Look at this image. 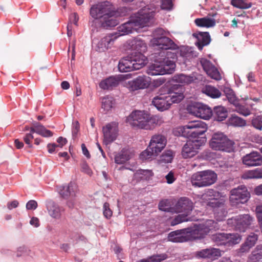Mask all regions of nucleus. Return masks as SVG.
Segmentation results:
<instances>
[{
  "instance_id": "obj_1",
  "label": "nucleus",
  "mask_w": 262,
  "mask_h": 262,
  "mask_svg": "<svg viewBox=\"0 0 262 262\" xmlns=\"http://www.w3.org/2000/svg\"><path fill=\"white\" fill-rule=\"evenodd\" d=\"M152 34L151 45L163 50L160 53L155 62L149 67L147 73L151 76L171 74L176 68V54L167 50L176 49L177 46L171 39L166 36V32L162 28H157Z\"/></svg>"
},
{
  "instance_id": "obj_2",
  "label": "nucleus",
  "mask_w": 262,
  "mask_h": 262,
  "mask_svg": "<svg viewBox=\"0 0 262 262\" xmlns=\"http://www.w3.org/2000/svg\"><path fill=\"white\" fill-rule=\"evenodd\" d=\"M90 15L94 20L90 21V25L94 31L96 24L99 23L101 26L107 29L116 26L119 23L117 19L118 13L114 7L108 2H104L93 5L90 10Z\"/></svg>"
},
{
  "instance_id": "obj_3",
  "label": "nucleus",
  "mask_w": 262,
  "mask_h": 262,
  "mask_svg": "<svg viewBox=\"0 0 262 262\" xmlns=\"http://www.w3.org/2000/svg\"><path fill=\"white\" fill-rule=\"evenodd\" d=\"M155 11L154 8L146 6L137 13L131 15L128 21L118 27L117 36L138 31L140 28L148 26L154 17Z\"/></svg>"
},
{
  "instance_id": "obj_4",
  "label": "nucleus",
  "mask_w": 262,
  "mask_h": 262,
  "mask_svg": "<svg viewBox=\"0 0 262 262\" xmlns=\"http://www.w3.org/2000/svg\"><path fill=\"white\" fill-rule=\"evenodd\" d=\"M127 121L132 126L146 130H152L157 125L163 123L162 118L158 116L150 117L148 113L141 111L132 112L127 117Z\"/></svg>"
},
{
  "instance_id": "obj_5",
  "label": "nucleus",
  "mask_w": 262,
  "mask_h": 262,
  "mask_svg": "<svg viewBox=\"0 0 262 262\" xmlns=\"http://www.w3.org/2000/svg\"><path fill=\"white\" fill-rule=\"evenodd\" d=\"M180 136L187 138L195 139L204 134L207 130V124L200 120L192 121L178 128Z\"/></svg>"
},
{
  "instance_id": "obj_6",
  "label": "nucleus",
  "mask_w": 262,
  "mask_h": 262,
  "mask_svg": "<svg viewBox=\"0 0 262 262\" xmlns=\"http://www.w3.org/2000/svg\"><path fill=\"white\" fill-rule=\"evenodd\" d=\"M234 142L221 132L214 133L209 142L210 147L215 150L231 152L234 150Z\"/></svg>"
},
{
  "instance_id": "obj_7",
  "label": "nucleus",
  "mask_w": 262,
  "mask_h": 262,
  "mask_svg": "<svg viewBox=\"0 0 262 262\" xmlns=\"http://www.w3.org/2000/svg\"><path fill=\"white\" fill-rule=\"evenodd\" d=\"M217 179L216 174L212 170H204L193 173L190 179L192 186L203 187L214 183Z\"/></svg>"
},
{
  "instance_id": "obj_8",
  "label": "nucleus",
  "mask_w": 262,
  "mask_h": 262,
  "mask_svg": "<svg viewBox=\"0 0 262 262\" xmlns=\"http://www.w3.org/2000/svg\"><path fill=\"white\" fill-rule=\"evenodd\" d=\"M217 223L212 220L206 221L203 223L198 225L194 229L187 228V234L192 239H201L204 238L210 231L213 229H218Z\"/></svg>"
},
{
  "instance_id": "obj_9",
  "label": "nucleus",
  "mask_w": 262,
  "mask_h": 262,
  "mask_svg": "<svg viewBox=\"0 0 262 262\" xmlns=\"http://www.w3.org/2000/svg\"><path fill=\"white\" fill-rule=\"evenodd\" d=\"M253 221V218L248 214H241L234 216L227 220V224L235 230L244 232Z\"/></svg>"
},
{
  "instance_id": "obj_10",
  "label": "nucleus",
  "mask_w": 262,
  "mask_h": 262,
  "mask_svg": "<svg viewBox=\"0 0 262 262\" xmlns=\"http://www.w3.org/2000/svg\"><path fill=\"white\" fill-rule=\"evenodd\" d=\"M250 198L246 186L241 185L230 191V202L232 206L246 203Z\"/></svg>"
},
{
  "instance_id": "obj_11",
  "label": "nucleus",
  "mask_w": 262,
  "mask_h": 262,
  "mask_svg": "<svg viewBox=\"0 0 262 262\" xmlns=\"http://www.w3.org/2000/svg\"><path fill=\"white\" fill-rule=\"evenodd\" d=\"M206 139L204 138L190 140L183 146L182 155L185 159L191 158L196 155L199 148L204 144Z\"/></svg>"
},
{
  "instance_id": "obj_12",
  "label": "nucleus",
  "mask_w": 262,
  "mask_h": 262,
  "mask_svg": "<svg viewBox=\"0 0 262 262\" xmlns=\"http://www.w3.org/2000/svg\"><path fill=\"white\" fill-rule=\"evenodd\" d=\"M77 191V186L73 183H70L67 185L59 187L58 192L60 195L64 199H67V205L70 208L74 207L75 204V198Z\"/></svg>"
},
{
  "instance_id": "obj_13",
  "label": "nucleus",
  "mask_w": 262,
  "mask_h": 262,
  "mask_svg": "<svg viewBox=\"0 0 262 262\" xmlns=\"http://www.w3.org/2000/svg\"><path fill=\"white\" fill-rule=\"evenodd\" d=\"M189 113L197 117L208 120L212 116L211 108L202 103H194L188 106Z\"/></svg>"
},
{
  "instance_id": "obj_14",
  "label": "nucleus",
  "mask_w": 262,
  "mask_h": 262,
  "mask_svg": "<svg viewBox=\"0 0 262 262\" xmlns=\"http://www.w3.org/2000/svg\"><path fill=\"white\" fill-rule=\"evenodd\" d=\"M103 134V142L105 145L112 143L116 140L118 136V125L115 122L106 124L102 128Z\"/></svg>"
},
{
  "instance_id": "obj_15",
  "label": "nucleus",
  "mask_w": 262,
  "mask_h": 262,
  "mask_svg": "<svg viewBox=\"0 0 262 262\" xmlns=\"http://www.w3.org/2000/svg\"><path fill=\"white\" fill-rule=\"evenodd\" d=\"M209 200L207 204L214 208L213 211L216 220L222 221L224 220L227 215V212L224 204L214 198L209 199Z\"/></svg>"
},
{
  "instance_id": "obj_16",
  "label": "nucleus",
  "mask_w": 262,
  "mask_h": 262,
  "mask_svg": "<svg viewBox=\"0 0 262 262\" xmlns=\"http://www.w3.org/2000/svg\"><path fill=\"white\" fill-rule=\"evenodd\" d=\"M184 89L180 85L172 86L166 94L171 104L180 102L184 98Z\"/></svg>"
},
{
  "instance_id": "obj_17",
  "label": "nucleus",
  "mask_w": 262,
  "mask_h": 262,
  "mask_svg": "<svg viewBox=\"0 0 262 262\" xmlns=\"http://www.w3.org/2000/svg\"><path fill=\"white\" fill-rule=\"evenodd\" d=\"M167 140L164 136L161 134H155L151 137L149 146L155 153L159 155L164 149Z\"/></svg>"
},
{
  "instance_id": "obj_18",
  "label": "nucleus",
  "mask_w": 262,
  "mask_h": 262,
  "mask_svg": "<svg viewBox=\"0 0 262 262\" xmlns=\"http://www.w3.org/2000/svg\"><path fill=\"white\" fill-rule=\"evenodd\" d=\"M151 82L149 77L145 75L139 76L137 78L129 81L128 85L132 91L144 89L148 88Z\"/></svg>"
},
{
  "instance_id": "obj_19",
  "label": "nucleus",
  "mask_w": 262,
  "mask_h": 262,
  "mask_svg": "<svg viewBox=\"0 0 262 262\" xmlns=\"http://www.w3.org/2000/svg\"><path fill=\"white\" fill-rule=\"evenodd\" d=\"M192 208L193 203L191 200L187 198H181L173 208V211H171V212L176 213L183 212L186 215H188Z\"/></svg>"
},
{
  "instance_id": "obj_20",
  "label": "nucleus",
  "mask_w": 262,
  "mask_h": 262,
  "mask_svg": "<svg viewBox=\"0 0 262 262\" xmlns=\"http://www.w3.org/2000/svg\"><path fill=\"white\" fill-rule=\"evenodd\" d=\"M200 62L204 70L210 78L216 80L221 79L222 77L218 70L210 61L202 58Z\"/></svg>"
},
{
  "instance_id": "obj_21",
  "label": "nucleus",
  "mask_w": 262,
  "mask_h": 262,
  "mask_svg": "<svg viewBox=\"0 0 262 262\" xmlns=\"http://www.w3.org/2000/svg\"><path fill=\"white\" fill-rule=\"evenodd\" d=\"M242 161L248 167L260 166L262 164V157L258 152L253 151L244 156Z\"/></svg>"
},
{
  "instance_id": "obj_22",
  "label": "nucleus",
  "mask_w": 262,
  "mask_h": 262,
  "mask_svg": "<svg viewBox=\"0 0 262 262\" xmlns=\"http://www.w3.org/2000/svg\"><path fill=\"white\" fill-rule=\"evenodd\" d=\"M195 255L199 258L214 260L220 257L222 254L221 251L219 249L210 248L196 251Z\"/></svg>"
},
{
  "instance_id": "obj_23",
  "label": "nucleus",
  "mask_w": 262,
  "mask_h": 262,
  "mask_svg": "<svg viewBox=\"0 0 262 262\" xmlns=\"http://www.w3.org/2000/svg\"><path fill=\"white\" fill-rule=\"evenodd\" d=\"M168 239L173 243H183L190 240V237L187 234V229H183L169 233Z\"/></svg>"
},
{
  "instance_id": "obj_24",
  "label": "nucleus",
  "mask_w": 262,
  "mask_h": 262,
  "mask_svg": "<svg viewBox=\"0 0 262 262\" xmlns=\"http://www.w3.org/2000/svg\"><path fill=\"white\" fill-rule=\"evenodd\" d=\"M117 36L114 34H110L101 38L97 44V50L104 52L111 48Z\"/></svg>"
},
{
  "instance_id": "obj_25",
  "label": "nucleus",
  "mask_w": 262,
  "mask_h": 262,
  "mask_svg": "<svg viewBox=\"0 0 262 262\" xmlns=\"http://www.w3.org/2000/svg\"><path fill=\"white\" fill-rule=\"evenodd\" d=\"M127 43L128 48L131 51H137V53L145 52L147 50L146 43L140 37L128 40Z\"/></svg>"
},
{
  "instance_id": "obj_26",
  "label": "nucleus",
  "mask_w": 262,
  "mask_h": 262,
  "mask_svg": "<svg viewBox=\"0 0 262 262\" xmlns=\"http://www.w3.org/2000/svg\"><path fill=\"white\" fill-rule=\"evenodd\" d=\"M167 98L166 94H161L153 99L152 104L160 111L167 110L171 105Z\"/></svg>"
},
{
  "instance_id": "obj_27",
  "label": "nucleus",
  "mask_w": 262,
  "mask_h": 262,
  "mask_svg": "<svg viewBox=\"0 0 262 262\" xmlns=\"http://www.w3.org/2000/svg\"><path fill=\"white\" fill-rule=\"evenodd\" d=\"M134 64L135 70H139L143 68L146 63V57L142 53H137L136 52L129 55Z\"/></svg>"
},
{
  "instance_id": "obj_28",
  "label": "nucleus",
  "mask_w": 262,
  "mask_h": 262,
  "mask_svg": "<svg viewBox=\"0 0 262 262\" xmlns=\"http://www.w3.org/2000/svg\"><path fill=\"white\" fill-rule=\"evenodd\" d=\"M193 36L197 39L195 45L200 50H202L205 46L208 45L210 41V36L208 32L194 33Z\"/></svg>"
},
{
  "instance_id": "obj_29",
  "label": "nucleus",
  "mask_w": 262,
  "mask_h": 262,
  "mask_svg": "<svg viewBox=\"0 0 262 262\" xmlns=\"http://www.w3.org/2000/svg\"><path fill=\"white\" fill-rule=\"evenodd\" d=\"M118 69L121 72H128L135 70L129 55L122 58L118 64Z\"/></svg>"
},
{
  "instance_id": "obj_30",
  "label": "nucleus",
  "mask_w": 262,
  "mask_h": 262,
  "mask_svg": "<svg viewBox=\"0 0 262 262\" xmlns=\"http://www.w3.org/2000/svg\"><path fill=\"white\" fill-rule=\"evenodd\" d=\"M119 78L111 76L102 80L99 83V86L103 90H109L117 86L119 83Z\"/></svg>"
},
{
  "instance_id": "obj_31",
  "label": "nucleus",
  "mask_w": 262,
  "mask_h": 262,
  "mask_svg": "<svg viewBox=\"0 0 262 262\" xmlns=\"http://www.w3.org/2000/svg\"><path fill=\"white\" fill-rule=\"evenodd\" d=\"M48 213L51 217L55 219H59L64 209L53 202L50 203L47 206Z\"/></svg>"
},
{
  "instance_id": "obj_32",
  "label": "nucleus",
  "mask_w": 262,
  "mask_h": 262,
  "mask_svg": "<svg viewBox=\"0 0 262 262\" xmlns=\"http://www.w3.org/2000/svg\"><path fill=\"white\" fill-rule=\"evenodd\" d=\"M212 116L215 120L222 121L224 120L228 116L226 108L223 106H217L212 111Z\"/></svg>"
},
{
  "instance_id": "obj_33",
  "label": "nucleus",
  "mask_w": 262,
  "mask_h": 262,
  "mask_svg": "<svg viewBox=\"0 0 262 262\" xmlns=\"http://www.w3.org/2000/svg\"><path fill=\"white\" fill-rule=\"evenodd\" d=\"M180 56L182 57L184 60H190L196 56V53L191 47L182 46L179 49Z\"/></svg>"
},
{
  "instance_id": "obj_34",
  "label": "nucleus",
  "mask_w": 262,
  "mask_h": 262,
  "mask_svg": "<svg viewBox=\"0 0 262 262\" xmlns=\"http://www.w3.org/2000/svg\"><path fill=\"white\" fill-rule=\"evenodd\" d=\"M248 262H262V244L257 245L252 251Z\"/></svg>"
},
{
  "instance_id": "obj_35",
  "label": "nucleus",
  "mask_w": 262,
  "mask_h": 262,
  "mask_svg": "<svg viewBox=\"0 0 262 262\" xmlns=\"http://www.w3.org/2000/svg\"><path fill=\"white\" fill-rule=\"evenodd\" d=\"M243 179H253L262 178V168H258L253 170L245 171L242 175Z\"/></svg>"
},
{
  "instance_id": "obj_36",
  "label": "nucleus",
  "mask_w": 262,
  "mask_h": 262,
  "mask_svg": "<svg viewBox=\"0 0 262 262\" xmlns=\"http://www.w3.org/2000/svg\"><path fill=\"white\" fill-rule=\"evenodd\" d=\"M132 157V153L128 150H122L115 155V162L116 163L121 164L129 160Z\"/></svg>"
},
{
  "instance_id": "obj_37",
  "label": "nucleus",
  "mask_w": 262,
  "mask_h": 262,
  "mask_svg": "<svg viewBox=\"0 0 262 262\" xmlns=\"http://www.w3.org/2000/svg\"><path fill=\"white\" fill-rule=\"evenodd\" d=\"M153 176V172L150 170L139 169L134 175V179L137 181L148 180Z\"/></svg>"
},
{
  "instance_id": "obj_38",
  "label": "nucleus",
  "mask_w": 262,
  "mask_h": 262,
  "mask_svg": "<svg viewBox=\"0 0 262 262\" xmlns=\"http://www.w3.org/2000/svg\"><path fill=\"white\" fill-rule=\"evenodd\" d=\"M194 21L196 25L199 27L210 28L215 25V19L208 17L196 18Z\"/></svg>"
},
{
  "instance_id": "obj_39",
  "label": "nucleus",
  "mask_w": 262,
  "mask_h": 262,
  "mask_svg": "<svg viewBox=\"0 0 262 262\" xmlns=\"http://www.w3.org/2000/svg\"><path fill=\"white\" fill-rule=\"evenodd\" d=\"M202 92L212 98H219L221 96V92L217 89L211 85L206 86Z\"/></svg>"
},
{
  "instance_id": "obj_40",
  "label": "nucleus",
  "mask_w": 262,
  "mask_h": 262,
  "mask_svg": "<svg viewBox=\"0 0 262 262\" xmlns=\"http://www.w3.org/2000/svg\"><path fill=\"white\" fill-rule=\"evenodd\" d=\"M229 125L236 127H243L246 125V121L242 118L236 115H232L228 120Z\"/></svg>"
},
{
  "instance_id": "obj_41",
  "label": "nucleus",
  "mask_w": 262,
  "mask_h": 262,
  "mask_svg": "<svg viewBox=\"0 0 262 262\" xmlns=\"http://www.w3.org/2000/svg\"><path fill=\"white\" fill-rule=\"evenodd\" d=\"M226 238V245L230 246L238 244L242 239V237L237 233H229L227 234Z\"/></svg>"
},
{
  "instance_id": "obj_42",
  "label": "nucleus",
  "mask_w": 262,
  "mask_h": 262,
  "mask_svg": "<svg viewBox=\"0 0 262 262\" xmlns=\"http://www.w3.org/2000/svg\"><path fill=\"white\" fill-rule=\"evenodd\" d=\"M158 155L155 153V151L152 150L148 145L146 149L143 151L140 155V158L143 160H148L151 159L153 157L157 156Z\"/></svg>"
},
{
  "instance_id": "obj_43",
  "label": "nucleus",
  "mask_w": 262,
  "mask_h": 262,
  "mask_svg": "<svg viewBox=\"0 0 262 262\" xmlns=\"http://www.w3.org/2000/svg\"><path fill=\"white\" fill-rule=\"evenodd\" d=\"M173 80L178 83L182 84H189L193 80V77L190 76L186 75L183 74L175 75Z\"/></svg>"
},
{
  "instance_id": "obj_44",
  "label": "nucleus",
  "mask_w": 262,
  "mask_h": 262,
  "mask_svg": "<svg viewBox=\"0 0 262 262\" xmlns=\"http://www.w3.org/2000/svg\"><path fill=\"white\" fill-rule=\"evenodd\" d=\"M114 104V99L112 97L106 96L102 99V108L106 112L111 110Z\"/></svg>"
},
{
  "instance_id": "obj_45",
  "label": "nucleus",
  "mask_w": 262,
  "mask_h": 262,
  "mask_svg": "<svg viewBox=\"0 0 262 262\" xmlns=\"http://www.w3.org/2000/svg\"><path fill=\"white\" fill-rule=\"evenodd\" d=\"M167 256L165 254L155 255L147 258L142 259L138 262H161L167 258Z\"/></svg>"
},
{
  "instance_id": "obj_46",
  "label": "nucleus",
  "mask_w": 262,
  "mask_h": 262,
  "mask_svg": "<svg viewBox=\"0 0 262 262\" xmlns=\"http://www.w3.org/2000/svg\"><path fill=\"white\" fill-rule=\"evenodd\" d=\"M226 235L225 233H217L212 235V239L217 245H226Z\"/></svg>"
},
{
  "instance_id": "obj_47",
  "label": "nucleus",
  "mask_w": 262,
  "mask_h": 262,
  "mask_svg": "<svg viewBox=\"0 0 262 262\" xmlns=\"http://www.w3.org/2000/svg\"><path fill=\"white\" fill-rule=\"evenodd\" d=\"M231 4L237 8L246 9L251 7V4L247 3L244 0H232Z\"/></svg>"
},
{
  "instance_id": "obj_48",
  "label": "nucleus",
  "mask_w": 262,
  "mask_h": 262,
  "mask_svg": "<svg viewBox=\"0 0 262 262\" xmlns=\"http://www.w3.org/2000/svg\"><path fill=\"white\" fill-rule=\"evenodd\" d=\"M173 157V152L171 150L166 151L160 156L159 162L160 163H170L172 160Z\"/></svg>"
},
{
  "instance_id": "obj_49",
  "label": "nucleus",
  "mask_w": 262,
  "mask_h": 262,
  "mask_svg": "<svg viewBox=\"0 0 262 262\" xmlns=\"http://www.w3.org/2000/svg\"><path fill=\"white\" fill-rule=\"evenodd\" d=\"M37 134L45 138L50 137L53 136L52 132L47 129L44 126L39 123Z\"/></svg>"
},
{
  "instance_id": "obj_50",
  "label": "nucleus",
  "mask_w": 262,
  "mask_h": 262,
  "mask_svg": "<svg viewBox=\"0 0 262 262\" xmlns=\"http://www.w3.org/2000/svg\"><path fill=\"white\" fill-rule=\"evenodd\" d=\"M225 93L227 98L230 103L233 104L234 106L238 104L239 101L237 99L234 92L231 90H227Z\"/></svg>"
},
{
  "instance_id": "obj_51",
  "label": "nucleus",
  "mask_w": 262,
  "mask_h": 262,
  "mask_svg": "<svg viewBox=\"0 0 262 262\" xmlns=\"http://www.w3.org/2000/svg\"><path fill=\"white\" fill-rule=\"evenodd\" d=\"M187 215L186 214H182L177 215L171 222V226H174L183 222L188 221Z\"/></svg>"
},
{
  "instance_id": "obj_52",
  "label": "nucleus",
  "mask_w": 262,
  "mask_h": 262,
  "mask_svg": "<svg viewBox=\"0 0 262 262\" xmlns=\"http://www.w3.org/2000/svg\"><path fill=\"white\" fill-rule=\"evenodd\" d=\"M243 103L242 101L241 102H238V104L236 105V111L239 114L245 116H247L250 115V111L247 108H246L245 106L242 105Z\"/></svg>"
},
{
  "instance_id": "obj_53",
  "label": "nucleus",
  "mask_w": 262,
  "mask_h": 262,
  "mask_svg": "<svg viewBox=\"0 0 262 262\" xmlns=\"http://www.w3.org/2000/svg\"><path fill=\"white\" fill-rule=\"evenodd\" d=\"M30 250L26 246H22L19 247L16 251V256L18 257L24 256L28 254Z\"/></svg>"
},
{
  "instance_id": "obj_54",
  "label": "nucleus",
  "mask_w": 262,
  "mask_h": 262,
  "mask_svg": "<svg viewBox=\"0 0 262 262\" xmlns=\"http://www.w3.org/2000/svg\"><path fill=\"white\" fill-rule=\"evenodd\" d=\"M252 125L256 129H262V116L253 118L252 121Z\"/></svg>"
},
{
  "instance_id": "obj_55",
  "label": "nucleus",
  "mask_w": 262,
  "mask_h": 262,
  "mask_svg": "<svg viewBox=\"0 0 262 262\" xmlns=\"http://www.w3.org/2000/svg\"><path fill=\"white\" fill-rule=\"evenodd\" d=\"M257 239V235L252 233L248 236L245 242L252 248L254 246Z\"/></svg>"
},
{
  "instance_id": "obj_56",
  "label": "nucleus",
  "mask_w": 262,
  "mask_h": 262,
  "mask_svg": "<svg viewBox=\"0 0 262 262\" xmlns=\"http://www.w3.org/2000/svg\"><path fill=\"white\" fill-rule=\"evenodd\" d=\"M172 6V0H161V7L162 9L170 10Z\"/></svg>"
},
{
  "instance_id": "obj_57",
  "label": "nucleus",
  "mask_w": 262,
  "mask_h": 262,
  "mask_svg": "<svg viewBox=\"0 0 262 262\" xmlns=\"http://www.w3.org/2000/svg\"><path fill=\"white\" fill-rule=\"evenodd\" d=\"M103 214L104 216L107 218H110L113 214L112 211L110 208V205L107 203H105L103 207Z\"/></svg>"
},
{
  "instance_id": "obj_58",
  "label": "nucleus",
  "mask_w": 262,
  "mask_h": 262,
  "mask_svg": "<svg viewBox=\"0 0 262 262\" xmlns=\"http://www.w3.org/2000/svg\"><path fill=\"white\" fill-rule=\"evenodd\" d=\"M81 167L82 172H84L89 176H91L92 174V171L86 163L83 162L82 163Z\"/></svg>"
},
{
  "instance_id": "obj_59",
  "label": "nucleus",
  "mask_w": 262,
  "mask_h": 262,
  "mask_svg": "<svg viewBox=\"0 0 262 262\" xmlns=\"http://www.w3.org/2000/svg\"><path fill=\"white\" fill-rule=\"evenodd\" d=\"M166 202L163 201L160 202L159 204V209L164 211H173V208H169L168 206L166 205Z\"/></svg>"
},
{
  "instance_id": "obj_60",
  "label": "nucleus",
  "mask_w": 262,
  "mask_h": 262,
  "mask_svg": "<svg viewBox=\"0 0 262 262\" xmlns=\"http://www.w3.org/2000/svg\"><path fill=\"white\" fill-rule=\"evenodd\" d=\"M37 207V203L34 200H30L26 204V208L28 210H35Z\"/></svg>"
},
{
  "instance_id": "obj_61",
  "label": "nucleus",
  "mask_w": 262,
  "mask_h": 262,
  "mask_svg": "<svg viewBox=\"0 0 262 262\" xmlns=\"http://www.w3.org/2000/svg\"><path fill=\"white\" fill-rule=\"evenodd\" d=\"M165 179L168 184H172L174 182L176 178L174 176L173 172L170 171L166 176Z\"/></svg>"
},
{
  "instance_id": "obj_62",
  "label": "nucleus",
  "mask_w": 262,
  "mask_h": 262,
  "mask_svg": "<svg viewBox=\"0 0 262 262\" xmlns=\"http://www.w3.org/2000/svg\"><path fill=\"white\" fill-rule=\"evenodd\" d=\"M34 138L32 134H27L24 138L25 142L28 145L29 147H32V145L31 143V141Z\"/></svg>"
},
{
  "instance_id": "obj_63",
  "label": "nucleus",
  "mask_w": 262,
  "mask_h": 262,
  "mask_svg": "<svg viewBox=\"0 0 262 262\" xmlns=\"http://www.w3.org/2000/svg\"><path fill=\"white\" fill-rule=\"evenodd\" d=\"M58 147L55 143H49L47 145L48 151L50 154H52L55 151L56 148Z\"/></svg>"
},
{
  "instance_id": "obj_64",
  "label": "nucleus",
  "mask_w": 262,
  "mask_h": 262,
  "mask_svg": "<svg viewBox=\"0 0 262 262\" xmlns=\"http://www.w3.org/2000/svg\"><path fill=\"white\" fill-rule=\"evenodd\" d=\"M256 212L258 221H262V205H259L256 207Z\"/></svg>"
}]
</instances>
